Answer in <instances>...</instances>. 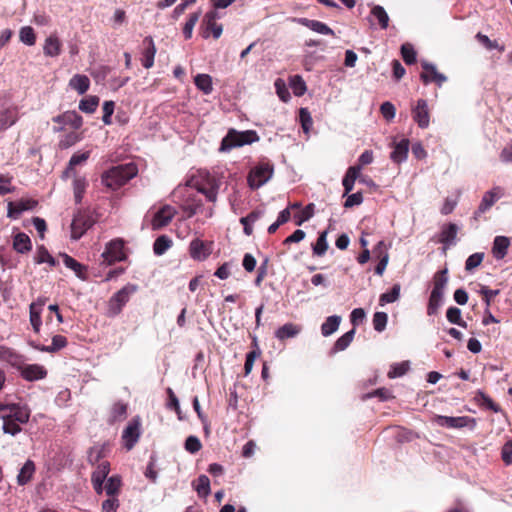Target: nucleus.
<instances>
[{
	"label": "nucleus",
	"mask_w": 512,
	"mask_h": 512,
	"mask_svg": "<svg viewBox=\"0 0 512 512\" xmlns=\"http://www.w3.org/2000/svg\"><path fill=\"white\" fill-rule=\"evenodd\" d=\"M120 487V478L118 476H112L107 479L104 489L108 497H117V494L120 491Z\"/></svg>",
	"instance_id": "44"
},
{
	"label": "nucleus",
	"mask_w": 512,
	"mask_h": 512,
	"mask_svg": "<svg viewBox=\"0 0 512 512\" xmlns=\"http://www.w3.org/2000/svg\"><path fill=\"white\" fill-rule=\"evenodd\" d=\"M217 18V13L214 11L208 12L205 15V22L207 24V28L212 31L213 37L218 39L223 31L222 25H219L215 22Z\"/></svg>",
	"instance_id": "38"
},
{
	"label": "nucleus",
	"mask_w": 512,
	"mask_h": 512,
	"mask_svg": "<svg viewBox=\"0 0 512 512\" xmlns=\"http://www.w3.org/2000/svg\"><path fill=\"white\" fill-rule=\"evenodd\" d=\"M201 448H202V444L198 437L193 436V435L187 437V439L185 441V449L188 452L194 454V453H197L198 451H200Z\"/></svg>",
	"instance_id": "63"
},
{
	"label": "nucleus",
	"mask_w": 512,
	"mask_h": 512,
	"mask_svg": "<svg viewBox=\"0 0 512 512\" xmlns=\"http://www.w3.org/2000/svg\"><path fill=\"white\" fill-rule=\"evenodd\" d=\"M195 489L200 497H207L210 490V480L206 475H200L196 481Z\"/></svg>",
	"instance_id": "48"
},
{
	"label": "nucleus",
	"mask_w": 512,
	"mask_h": 512,
	"mask_svg": "<svg viewBox=\"0 0 512 512\" xmlns=\"http://www.w3.org/2000/svg\"><path fill=\"white\" fill-rule=\"evenodd\" d=\"M509 246L510 241L508 237L496 236L492 247L493 256L498 260L503 259L507 255Z\"/></svg>",
	"instance_id": "23"
},
{
	"label": "nucleus",
	"mask_w": 512,
	"mask_h": 512,
	"mask_svg": "<svg viewBox=\"0 0 512 512\" xmlns=\"http://www.w3.org/2000/svg\"><path fill=\"white\" fill-rule=\"evenodd\" d=\"M0 417L2 419L11 418L19 424H24L29 420L30 412L26 407L0 401Z\"/></svg>",
	"instance_id": "5"
},
{
	"label": "nucleus",
	"mask_w": 512,
	"mask_h": 512,
	"mask_svg": "<svg viewBox=\"0 0 512 512\" xmlns=\"http://www.w3.org/2000/svg\"><path fill=\"white\" fill-rule=\"evenodd\" d=\"M289 86L293 93L300 97L305 94L307 87L306 83L300 75H292L289 77Z\"/></svg>",
	"instance_id": "39"
},
{
	"label": "nucleus",
	"mask_w": 512,
	"mask_h": 512,
	"mask_svg": "<svg viewBox=\"0 0 512 512\" xmlns=\"http://www.w3.org/2000/svg\"><path fill=\"white\" fill-rule=\"evenodd\" d=\"M62 257H63V262L67 268L72 269L78 277H80V278L84 277L85 268L82 264H80L74 258L70 257L67 254L62 255Z\"/></svg>",
	"instance_id": "49"
},
{
	"label": "nucleus",
	"mask_w": 512,
	"mask_h": 512,
	"mask_svg": "<svg viewBox=\"0 0 512 512\" xmlns=\"http://www.w3.org/2000/svg\"><path fill=\"white\" fill-rule=\"evenodd\" d=\"M145 43H148L147 48L143 53L142 64L146 69H149L154 64V57L156 54V47L154 45L153 39L151 37H147L144 40Z\"/></svg>",
	"instance_id": "30"
},
{
	"label": "nucleus",
	"mask_w": 512,
	"mask_h": 512,
	"mask_svg": "<svg viewBox=\"0 0 512 512\" xmlns=\"http://www.w3.org/2000/svg\"><path fill=\"white\" fill-rule=\"evenodd\" d=\"M93 224L94 220L89 214L79 211L71 223V238L74 240L80 239Z\"/></svg>",
	"instance_id": "7"
},
{
	"label": "nucleus",
	"mask_w": 512,
	"mask_h": 512,
	"mask_svg": "<svg viewBox=\"0 0 512 512\" xmlns=\"http://www.w3.org/2000/svg\"><path fill=\"white\" fill-rule=\"evenodd\" d=\"M69 86L82 95L89 89L90 80L86 75L76 74L70 79Z\"/></svg>",
	"instance_id": "28"
},
{
	"label": "nucleus",
	"mask_w": 512,
	"mask_h": 512,
	"mask_svg": "<svg viewBox=\"0 0 512 512\" xmlns=\"http://www.w3.org/2000/svg\"><path fill=\"white\" fill-rule=\"evenodd\" d=\"M200 15H201V12L199 11V12H195L189 16V19L187 20V22L185 23V26L183 28V34L186 39L191 38L193 29H194L196 23L198 22Z\"/></svg>",
	"instance_id": "58"
},
{
	"label": "nucleus",
	"mask_w": 512,
	"mask_h": 512,
	"mask_svg": "<svg viewBox=\"0 0 512 512\" xmlns=\"http://www.w3.org/2000/svg\"><path fill=\"white\" fill-rule=\"evenodd\" d=\"M299 22L303 26L311 29L314 32H317V33H320L323 35L335 36L334 31L328 25H326L325 23H323L321 21L312 20V19H308V18H301L299 20Z\"/></svg>",
	"instance_id": "22"
},
{
	"label": "nucleus",
	"mask_w": 512,
	"mask_h": 512,
	"mask_svg": "<svg viewBox=\"0 0 512 512\" xmlns=\"http://www.w3.org/2000/svg\"><path fill=\"white\" fill-rule=\"evenodd\" d=\"M360 176V167H349L346 171V174L342 180V184L344 187V196L349 194L354 187V183L356 179Z\"/></svg>",
	"instance_id": "25"
},
{
	"label": "nucleus",
	"mask_w": 512,
	"mask_h": 512,
	"mask_svg": "<svg viewBox=\"0 0 512 512\" xmlns=\"http://www.w3.org/2000/svg\"><path fill=\"white\" fill-rule=\"evenodd\" d=\"M175 215V210L171 206H164L159 211L156 212L152 219V229L158 230L166 225L172 220Z\"/></svg>",
	"instance_id": "15"
},
{
	"label": "nucleus",
	"mask_w": 512,
	"mask_h": 512,
	"mask_svg": "<svg viewBox=\"0 0 512 512\" xmlns=\"http://www.w3.org/2000/svg\"><path fill=\"white\" fill-rule=\"evenodd\" d=\"M53 122L58 124V127L54 128V131L60 132L67 128L74 130L79 129L83 124L82 117L75 111H66L61 115L55 116Z\"/></svg>",
	"instance_id": "8"
},
{
	"label": "nucleus",
	"mask_w": 512,
	"mask_h": 512,
	"mask_svg": "<svg viewBox=\"0 0 512 512\" xmlns=\"http://www.w3.org/2000/svg\"><path fill=\"white\" fill-rule=\"evenodd\" d=\"M301 331V326L293 323H286L276 331V337L279 340H285L293 338L298 335Z\"/></svg>",
	"instance_id": "29"
},
{
	"label": "nucleus",
	"mask_w": 512,
	"mask_h": 512,
	"mask_svg": "<svg viewBox=\"0 0 512 512\" xmlns=\"http://www.w3.org/2000/svg\"><path fill=\"white\" fill-rule=\"evenodd\" d=\"M409 151V140L402 139L393 146V151L390 154V158L395 163H401L406 160Z\"/></svg>",
	"instance_id": "19"
},
{
	"label": "nucleus",
	"mask_w": 512,
	"mask_h": 512,
	"mask_svg": "<svg viewBox=\"0 0 512 512\" xmlns=\"http://www.w3.org/2000/svg\"><path fill=\"white\" fill-rule=\"evenodd\" d=\"M341 322V317L337 315L329 316L321 325V333L327 337L338 330Z\"/></svg>",
	"instance_id": "33"
},
{
	"label": "nucleus",
	"mask_w": 512,
	"mask_h": 512,
	"mask_svg": "<svg viewBox=\"0 0 512 512\" xmlns=\"http://www.w3.org/2000/svg\"><path fill=\"white\" fill-rule=\"evenodd\" d=\"M275 88L277 95L283 102H288L291 99V95L286 87L285 82L282 79H277L275 81Z\"/></svg>",
	"instance_id": "61"
},
{
	"label": "nucleus",
	"mask_w": 512,
	"mask_h": 512,
	"mask_svg": "<svg viewBox=\"0 0 512 512\" xmlns=\"http://www.w3.org/2000/svg\"><path fill=\"white\" fill-rule=\"evenodd\" d=\"M443 296L444 295L437 294L436 292H431L427 305V314L429 316L436 315L438 313V310L442 305Z\"/></svg>",
	"instance_id": "43"
},
{
	"label": "nucleus",
	"mask_w": 512,
	"mask_h": 512,
	"mask_svg": "<svg viewBox=\"0 0 512 512\" xmlns=\"http://www.w3.org/2000/svg\"><path fill=\"white\" fill-rule=\"evenodd\" d=\"M371 15L378 21V24L381 29H386L388 27L389 16L382 6H373L371 9Z\"/></svg>",
	"instance_id": "40"
},
{
	"label": "nucleus",
	"mask_w": 512,
	"mask_h": 512,
	"mask_svg": "<svg viewBox=\"0 0 512 512\" xmlns=\"http://www.w3.org/2000/svg\"><path fill=\"white\" fill-rule=\"evenodd\" d=\"M3 431L14 436L21 431L20 424L11 418L3 419Z\"/></svg>",
	"instance_id": "62"
},
{
	"label": "nucleus",
	"mask_w": 512,
	"mask_h": 512,
	"mask_svg": "<svg viewBox=\"0 0 512 512\" xmlns=\"http://www.w3.org/2000/svg\"><path fill=\"white\" fill-rule=\"evenodd\" d=\"M7 354V361L17 367L20 371L21 376L27 381H36L43 379L47 376V370L44 366L39 364H25L22 361V357L11 352L10 350L5 351Z\"/></svg>",
	"instance_id": "3"
},
{
	"label": "nucleus",
	"mask_w": 512,
	"mask_h": 512,
	"mask_svg": "<svg viewBox=\"0 0 512 512\" xmlns=\"http://www.w3.org/2000/svg\"><path fill=\"white\" fill-rule=\"evenodd\" d=\"M412 118L422 129L429 126L430 111L426 100L419 99L417 101L416 105L412 108Z\"/></svg>",
	"instance_id": "13"
},
{
	"label": "nucleus",
	"mask_w": 512,
	"mask_h": 512,
	"mask_svg": "<svg viewBox=\"0 0 512 512\" xmlns=\"http://www.w3.org/2000/svg\"><path fill=\"white\" fill-rule=\"evenodd\" d=\"M194 83L196 87L206 95L210 94L213 90L212 78L208 74L196 75Z\"/></svg>",
	"instance_id": "35"
},
{
	"label": "nucleus",
	"mask_w": 512,
	"mask_h": 512,
	"mask_svg": "<svg viewBox=\"0 0 512 512\" xmlns=\"http://www.w3.org/2000/svg\"><path fill=\"white\" fill-rule=\"evenodd\" d=\"M36 204L34 200L19 201L16 203L10 201L8 203L7 216L16 219L22 212L34 208Z\"/></svg>",
	"instance_id": "18"
},
{
	"label": "nucleus",
	"mask_w": 512,
	"mask_h": 512,
	"mask_svg": "<svg viewBox=\"0 0 512 512\" xmlns=\"http://www.w3.org/2000/svg\"><path fill=\"white\" fill-rule=\"evenodd\" d=\"M185 186L194 188L206 196V198L215 202L217 199L219 180L207 171H198L192 175L185 183Z\"/></svg>",
	"instance_id": "2"
},
{
	"label": "nucleus",
	"mask_w": 512,
	"mask_h": 512,
	"mask_svg": "<svg viewBox=\"0 0 512 512\" xmlns=\"http://www.w3.org/2000/svg\"><path fill=\"white\" fill-rule=\"evenodd\" d=\"M110 464L108 461L100 462L96 469L93 471L91 481H102L104 482L109 474Z\"/></svg>",
	"instance_id": "42"
},
{
	"label": "nucleus",
	"mask_w": 512,
	"mask_h": 512,
	"mask_svg": "<svg viewBox=\"0 0 512 512\" xmlns=\"http://www.w3.org/2000/svg\"><path fill=\"white\" fill-rule=\"evenodd\" d=\"M82 138H83L82 133H78L75 131L67 133L59 141V147L62 149H67V148L75 145L79 141H81Z\"/></svg>",
	"instance_id": "46"
},
{
	"label": "nucleus",
	"mask_w": 512,
	"mask_h": 512,
	"mask_svg": "<svg viewBox=\"0 0 512 512\" xmlns=\"http://www.w3.org/2000/svg\"><path fill=\"white\" fill-rule=\"evenodd\" d=\"M435 421L439 426L447 428H463L469 423H473V425H475V419L468 416L450 417L438 415L436 416Z\"/></svg>",
	"instance_id": "14"
},
{
	"label": "nucleus",
	"mask_w": 512,
	"mask_h": 512,
	"mask_svg": "<svg viewBox=\"0 0 512 512\" xmlns=\"http://www.w3.org/2000/svg\"><path fill=\"white\" fill-rule=\"evenodd\" d=\"M401 55L407 65H411L416 62V51L409 43L401 46Z\"/></svg>",
	"instance_id": "55"
},
{
	"label": "nucleus",
	"mask_w": 512,
	"mask_h": 512,
	"mask_svg": "<svg viewBox=\"0 0 512 512\" xmlns=\"http://www.w3.org/2000/svg\"><path fill=\"white\" fill-rule=\"evenodd\" d=\"M140 436L139 423H130L123 431L122 439L127 450H131L137 443Z\"/></svg>",
	"instance_id": "16"
},
{
	"label": "nucleus",
	"mask_w": 512,
	"mask_h": 512,
	"mask_svg": "<svg viewBox=\"0 0 512 512\" xmlns=\"http://www.w3.org/2000/svg\"><path fill=\"white\" fill-rule=\"evenodd\" d=\"M388 316L385 312H376L373 316V327L377 332L385 330Z\"/></svg>",
	"instance_id": "59"
},
{
	"label": "nucleus",
	"mask_w": 512,
	"mask_h": 512,
	"mask_svg": "<svg viewBox=\"0 0 512 512\" xmlns=\"http://www.w3.org/2000/svg\"><path fill=\"white\" fill-rule=\"evenodd\" d=\"M89 157H90L89 151L74 154L69 160L68 167L64 171L63 177H65V178L70 177L71 174L75 173L74 167L76 165L84 163Z\"/></svg>",
	"instance_id": "31"
},
{
	"label": "nucleus",
	"mask_w": 512,
	"mask_h": 512,
	"mask_svg": "<svg viewBox=\"0 0 512 512\" xmlns=\"http://www.w3.org/2000/svg\"><path fill=\"white\" fill-rule=\"evenodd\" d=\"M503 195V189L499 186L487 191L483 195L477 210L474 212V219L479 220L481 215L488 211Z\"/></svg>",
	"instance_id": "9"
},
{
	"label": "nucleus",
	"mask_w": 512,
	"mask_h": 512,
	"mask_svg": "<svg viewBox=\"0 0 512 512\" xmlns=\"http://www.w3.org/2000/svg\"><path fill=\"white\" fill-rule=\"evenodd\" d=\"M421 66L423 71L420 74V78L425 85L434 82L438 86H441L444 82H446L447 77L444 74L438 72L435 65L423 61Z\"/></svg>",
	"instance_id": "12"
},
{
	"label": "nucleus",
	"mask_w": 512,
	"mask_h": 512,
	"mask_svg": "<svg viewBox=\"0 0 512 512\" xmlns=\"http://www.w3.org/2000/svg\"><path fill=\"white\" fill-rule=\"evenodd\" d=\"M98 105L99 98L97 96H89L80 101L79 109L85 113H93Z\"/></svg>",
	"instance_id": "50"
},
{
	"label": "nucleus",
	"mask_w": 512,
	"mask_h": 512,
	"mask_svg": "<svg viewBox=\"0 0 512 512\" xmlns=\"http://www.w3.org/2000/svg\"><path fill=\"white\" fill-rule=\"evenodd\" d=\"M19 39L22 43L32 46L36 42V36L34 30L30 26H25L20 29Z\"/></svg>",
	"instance_id": "52"
},
{
	"label": "nucleus",
	"mask_w": 512,
	"mask_h": 512,
	"mask_svg": "<svg viewBox=\"0 0 512 512\" xmlns=\"http://www.w3.org/2000/svg\"><path fill=\"white\" fill-rule=\"evenodd\" d=\"M18 119L16 108H7L0 111V130H6Z\"/></svg>",
	"instance_id": "26"
},
{
	"label": "nucleus",
	"mask_w": 512,
	"mask_h": 512,
	"mask_svg": "<svg viewBox=\"0 0 512 512\" xmlns=\"http://www.w3.org/2000/svg\"><path fill=\"white\" fill-rule=\"evenodd\" d=\"M43 52L49 57H57L61 53V42L56 35H50L45 39Z\"/></svg>",
	"instance_id": "24"
},
{
	"label": "nucleus",
	"mask_w": 512,
	"mask_h": 512,
	"mask_svg": "<svg viewBox=\"0 0 512 512\" xmlns=\"http://www.w3.org/2000/svg\"><path fill=\"white\" fill-rule=\"evenodd\" d=\"M172 245V241L169 237L162 235L159 236L153 245V250L156 255L164 254Z\"/></svg>",
	"instance_id": "47"
},
{
	"label": "nucleus",
	"mask_w": 512,
	"mask_h": 512,
	"mask_svg": "<svg viewBox=\"0 0 512 512\" xmlns=\"http://www.w3.org/2000/svg\"><path fill=\"white\" fill-rule=\"evenodd\" d=\"M13 248L21 254L29 252L32 248L29 236L22 232L17 233L13 239Z\"/></svg>",
	"instance_id": "27"
},
{
	"label": "nucleus",
	"mask_w": 512,
	"mask_h": 512,
	"mask_svg": "<svg viewBox=\"0 0 512 512\" xmlns=\"http://www.w3.org/2000/svg\"><path fill=\"white\" fill-rule=\"evenodd\" d=\"M35 471V465L32 461L28 460L20 469L17 476V481L20 485H24L30 481Z\"/></svg>",
	"instance_id": "37"
},
{
	"label": "nucleus",
	"mask_w": 512,
	"mask_h": 512,
	"mask_svg": "<svg viewBox=\"0 0 512 512\" xmlns=\"http://www.w3.org/2000/svg\"><path fill=\"white\" fill-rule=\"evenodd\" d=\"M355 335V328L343 334L339 337L331 350V353L335 354L337 352L345 350L353 341Z\"/></svg>",
	"instance_id": "32"
},
{
	"label": "nucleus",
	"mask_w": 512,
	"mask_h": 512,
	"mask_svg": "<svg viewBox=\"0 0 512 512\" xmlns=\"http://www.w3.org/2000/svg\"><path fill=\"white\" fill-rule=\"evenodd\" d=\"M35 262L37 264L48 263L51 267L56 265V260L44 246H39L37 248Z\"/></svg>",
	"instance_id": "45"
},
{
	"label": "nucleus",
	"mask_w": 512,
	"mask_h": 512,
	"mask_svg": "<svg viewBox=\"0 0 512 512\" xmlns=\"http://www.w3.org/2000/svg\"><path fill=\"white\" fill-rule=\"evenodd\" d=\"M446 317L452 324H457L464 328L467 326V323L462 320L461 310L457 307H449L446 312Z\"/></svg>",
	"instance_id": "51"
},
{
	"label": "nucleus",
	"mask_w": 512,
	"mask_h": 512,
	"mask_svg": "<svg viewBox=\"0 0 512 512\" xmlns=\"http://www.w3.org/2000/svg\"><path fill=\"white\" fill-rule=\"evenodd\" d=\"M327 234V230L320 232L316 242L312 244L314 255L321 257L328 250Z\"/></svg>",
	"instance_id": "36"
},
{
	"label": "nucleus",
	"mask_w": 512,
	"mask_h": 512,
	"mask_svg": "<svg viewBox=\"0 0 512 512\" xmlns=\"http://www.w3.org/2000/svg\"><path fill=\"white\" fill-rule=\"evenodd\" d=\"M256 140V134L252 130L238 132L230 129L227 135L222 139L219 150L221 152H229L233 148L251 144Z\"/></svg>",
	"instance_id": "4"
},
{
	"label": "nucleus",
	"mask_w": 512,
	"mask_h": 512,
	"mask_svg": "<svg viewBox=\"0 0 512 512\" xmlns=\"http://www.w3.org/2000/svg\"><path fill=\"white\" fill-rule=\"evenodd\" d=\"M501 459L506 466L512 465V440L502 446Z\"/></svg>",
	"instance_id": "64"
},
{
	"label": "nucleus",
	"mask_w": 512,
	"mask_h": 512,
	"mask_svg": "<svg viewBox=\"0 0 512 512\" xmlns=\"http://www.w3.org/2000/svg\"><path fill=\"white\" fill-rule=\"evenodd\" d=\"M30 313V323L33 327V330L38 333L40 331V327L42 325L41 313L42 311L35 309V306L29 307Z\"/></svg>",
	"instance_id": "60"
},
{
	"label": "nucleus",
	"mask_w": 512,
	"mask_h": 512,
	"mask_svg": "<svg viewBox=\"0 0 512 512\" xmlns=\"http://www.w3.org/2000/svg\"><path fill=\"white\" fill-rule=\"evenodd\" d=\"M299 120L305 133H308L313 125V120L307 108H300Z\"/></svg>",
	"instance_id": "57"
},
{
	"label": "nucleus",
	"mask_w": 512,
	"mask_h": 512,
	"mask_svg": "<svg viewBox=\"0 0 512 512\" xmlns=\"http://www.w3.org/2000/svg\"><path fill=\"white\" fill-rule=\"evenodd\" d=\"M314 204L310 203L305 208H303L298 214L294 216L295 224L300 226L305 221H308L314 215Z\"/></svg>",
	"instance_id": "53"
},
{
	"label": "nucleus",
	"mask_w": 512,
	"mask_h": 512,
	"mask_svg": "<svg viewBox=\"0 0 512 512\" xmlns=\"http://www.w3.org/2000/svg\"><path fill=\"white\" fill-rule=\"evenodd\" d=\"M400 290H401V285L399 283L394 284L390 291L380 295V297H379L380 305L383 306L387 303H393V302L397 301L400 297Z\"/></svg>",
	"instance_id": "41"
},
{
	"label": "nucleus",
	"mask_w": 512,
	"mask_h": 512,
	"mask_svg": "<svg viewBox=\"0 0 512 512\" xmlns=\"http://www.w3.org/2000/svg\"><path fill=\"white\" fill-rule=\"evenodd\" d=\"M273 164L267 159L258 160V188L265 184L273 175Z\"/></svg>",
	"instance_id": "20"
},
{
	"label": "nucleus",
	"mask_w": 512,
	"mask_h": 512,
	"mask_svg": "<svg viewBox=\"0 0 512 512\" xmlns=\"http://www.w3.org/2000/svg\"><path fill=\"white\" fill-rule=\"evenodd\" d=\"M499 290H492L488 286L481 285L479 290V294L482 297V300L486 304V309H489L493 298H495L499 294Z\"/></svg>",
	"instance_id": "56"
},
{
	"label": "nucleus",
	"mask_w": 512,
	"mask_h": 512,
	"mask_svg": "<svg viewBox=\"0 0 512 512\" xmlns=\"http://www.w3.org/2000/svg\"><path fill=\"white\" fill-rule=\"evenodd\" d=\"M212 253V242L194 238L189 244V254L196 261L206 260Z\"/></svg>",
	"instance_id": "11"
},
{
	"label": "nucleus",
	"mask_w": 512,
	"mask_h": 512,
	"mask_svg": "<svg viewBox=\"0 0 512 512\" xmlns=\"http://www.w3.org/2000/svg\"><path fill=\"white\" fill-rule=\"evenodd\" d=\"M458 233V226L454 223H448L442 226L438 235V243L446 246L453 245Z\"/></svg>",
	"instance_id": "17"
},
{
	"label": "nucleus",
	"mask_w": 512,
	"mask_h": 512,
	"mask_svg": "<svg viewBox=\"0 0 512 512\" xmlns=\"http://www.w3.org/2000/svg\"><path fill=\"white\" fill-rule=\"evenodd\" d=\"M137 286L128 284L120 289L109 301V313L110 315H118L123 306L129 301L130 296L136 292Z\"/></svg>",
	"instance_id": "6"
},
{
	"label": "nucleus",
	"mask_w": 512,
	"mask_h": 512,
	"mask_svg": "<svg viewBox=\"0 0 512 512\" xmlns=\"http://www.w3.org/2000/svg\"><path fill=\"white\" fill-rule=\"evenodd\" d=\"M137 173L136 164L131 162L110 168L102 174L101 180L107 188L117 190L134 178Z\"/></svg>",
	"instance_id": "1"
},
{
	"label": "nucleus",
	"mask_w": 512,
	"mask_h": 512,
	"mask_svg": "<svg viewBox=\"0 0 512 512\" xmlns=\"http://www.w3.org/2000/svg\"><path fill=\"white\" fill-rule=\"evenodd\" d=\"M448 282L447 269L440 270L433 277V289L431 292L444 295V289Z\"/></svg>",
	"instance_id": "34"
},
{
	"label": "nucleus",
	"mask_w": 512,
	"mask_h": 512,
	"mask_svg": "<svg viewBox=\"0 0 512 512\" xmlns=\"http://www.w3.org/2000/svg\"><path fill=\"white\" fill-rule=\"evenodd\" d=\"M123 248L124 243L121 239H114L110 241L102 253L104 262L111 265L115 262L122 261L125 258Z\"/></svg>",
	"instance_id": "10"
},
{
	"label": "nucleus",
	"mask_w": 512,
	"mask_h": 512,
	"mask_svg": "<svg viewBox=\"0 0 512 512\" xmlns=\"http://www.w3.org/2000/svg\"><path fill=\"white\" fill-rule=\"evenodd\" d=\"M484 256L485 254L483 252H476L470 255L465 262V270L471 272L479 267L484 260Z\"/></svg>",
	"instance_id": "54"
},
{
	"label": "nucleus",
	"mask_w": 512,
	"mask_h": 512,
	"mask_svg": "<svg viewBox=\"0 0 512 512\" xmlns=\"http://www.w3.org/2000/svg\"><path fill=\"white\" fill-rule=\"evenodd\" d=\"M70 176H73V193H74V199L77 204L81 203L83 199V195L86 191V188L88 186V181L84 176H79L76 173L71 174Z\"/></svg>",
	"instance_id": "21"
}]
</instances>
